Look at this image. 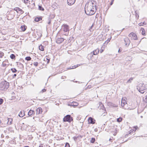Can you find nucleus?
Returning a JSON list of instances; mask_svg holds the SVG:
<instances>
[{
	"label": "nucleus",
	"mask_w": 147,
	"mask_h": 147,
	"mask_svg": "<svg viewBox=\"0 0 147 147\" xmlns=\"http://www.w3.org/2000/svg\"><path fill=\"white\" fill-rule=\"evenodd\" d=\"M75 105H74V103H72L71 104V106H77L78 105V104L77 102H75Z\"/></svg>",
	"instance_id": "4c0bfd02"
},
{
	"label": "nucleus",
	"mask_w": 147,
	"mask_h": 147,
	"mask_svg": "<svg viewBox=\"0 0 147 147\" xmlns=\"http://www.w3.org/2000/svg\"><path fill=\"white\" fill-rule=\"evenodd\" d=\"M73 121V118L71 115H67L64 117L63 119V121L64 122H68L70 123Z\"/></svg>",
	"instance_id": "39448f33"
},
{
	"label": "nucleus",
	"mask_w": 147,
	"mask_h": 147,
	"mask_svg": "<svg viewBox=\"0 0 147 147\" xmlns=\"http://www.w3.org/2000/svg\"><path fill=\"white\" fill-rule=\"evenodd\" d=\"M14 10L16 11L17 13H18V11H19V13L21 14H22L24 13L23 10L18 7H15L14 9Z\"/></svg>",
	"instance_id": "9d476101"
},
{
	"label": "nucleus",
	"mask_w": 147,
	"mask_h": 147,
	"mask_svg": "<svg viewBox=\"0 0 147 147\" xmlns=\"http://www.w3.org/2000/svg\"><path fill=\"white\" fill-rule=\"evenodd\" d=\"M95 138H92L90 141V142L92 143H94L95 141Z\"/></svg>",
	"instance_id": "cd10ccee"
},
{
	"label": "nucleus",
	"mask_w": 147,
	"mask_h": 147,
	"mask_svg": "<svg viewBox=\"0 0 147 147\" xmlns=\"http://www.w3.org/2000/svg\"><path fill=\"white\" fill-rule=\"evenodd\" d=\"M38 64V63L37 62H34V65Z\"/></svg>",
	"instance_id": "4d7b16f0"
},
{
	"label": "nucleus",
	"mask_w": 147,
	"mask_h": 147,
	"mask_svg": "<svg viewBox=\"0 0 147 147\" xmlns=\"http://www.w3.org/2000/svg\"><path fill=\"white\" fill-rule=\"evenodd\" d=\"M108 105L112 106V105H113V103L110 102H109L108 103Z\"/></svg>",
	"instance_id": "c03bdc74"
},
{
	"label": "nucleus",
	"mask_w": 147,
	"mask_h": 147,
	"mask_svg": "<svg viewBox=\"0 0 147 147\" xmlns=\"http://www.w3.org/2000/svg\"><path fill=\"white\" fill-rule=\"evenodd\" d=\"M38 9L41 11H43L44 10V9L43 8L42 6L40 5H38Z\"/></svg>",
	"instance_id": "c85d7f7f"
},
{
	"label": "nucleus",
	"mask_w": 147,
	"mask_h": 147,
	"mask_svg": "<svg viewBox=\"0 0 147 147\" xmlns=\"http://www.w3.org/2000/svg\"><path fill=\"white\" fill-rule=\"evenodd\" d=\"M34 2V1L33 0H32L31 2L29 1L30 4H32V3Z\"/></svg>",
	"instance_id": "8fccbe9b"
},
{
	"label": "nucleus",
	"mask_w": 147,
	"mask_h": 147,
	"mask_svg": "<svg viewBox=\"0 0 147 147\" xmlns=\"http://www.w3.org/2000/svg\"><path fill=\"white\" fill-rule=\"evenodd\" d=\"M46 91V90L45 89H42L40 91V92L43 93L45 92Z\"/></svg>",
	"instance_id": "79ce46f5"
},
{
	"label": "nucleus",
	"mask_w": 147,
	"mask_h": 147,
	"mask_svg": "<svg viewBox=\"0 0 147 147\" xmlns=\"http://www.w3.org/2000/svg\"><path fill=\"white\" fill-rule=\"evenodd\" d=\"M140 30L142 32V34L143 35L145 36L146 35L145 30L144 28H141Z\"/></svg>",
	"instance_id": "f3484780"
},
{
	"label": "nucleus",
	"mask_w": 147,
	"mask_h": 147,
	"mask_svg": "<svg viewBox=\"0 0 147 147\" xmlns=\"http://www.w3.org/2000/svg\"><path fill=\"white\" fill-rule=\"evenodd\" d=\"M113 138V137H112V138H110L109 139V141H111V140H112V139Z\"/></svg>",
	"instance_id": "13d9d810"
},
{
	"label": "nucleus",
	"mask_w": 147,
	"mask_h": 147,
	"mask_svg": "<svg viewBox=\"0 0 147 147\" xmlns=\"http://www.w3.org/2000/svg\"><path fill=\"white\" fill-rule=\"evenodd\" d=\"M4 55V53L2 52H0V57L1 58Z\"/></svg>",
	"instance_id": "72a5a7b5"
},
{
	"label": "nucleus",
	"mask_w": 147,
	"mask_h": 147,
	"mask_svg": "<svg viewBox=\"0 0 147 147\" xmlns=\"http://www.w3.org/2000/svg\"><path fill=\"white\" fill-rule=\"evenodd\" d=\"M42 109L40 107L38 108L36 110V114L38 115L42 113Z\"/></svg>",
	"instance_id": "4468645a"
},
{
	"label": "nucleus",
	"mask_w": 147,
	"mask_h": 147,
	"mask_svg": "<svg viewBox=\"0 0 147 147\" xmlns=\"http://www.w3.org/2000/svg\"><path fill=\"white\" fill-rule=\"evenodd\" d=\"M126 102V101L125 100H123V99H122L121 100V106L122 107H123L125 105V103Z\"/></svg>",
	"instance_id": "393cba45"
},
{
	"label": "nucleus",
	"mask_w": 147,
	"mask_h": 147,
	"mask_svg": "<svg viewBox=\"0 0 147 147\" xmlns=\"http://www.w3.org/2000/svg\"><path fill=\"white\" fill-rule=\"evenodd\" d=\"M42 20V18L41 17H36L34 19V21L36 22H38L40 20Z\"/></svg>",
	"instance_id": "2eb2a0df"
},
{
	"label": "nucleus",
	"mask_w": 147,
	"mask_h": 147,
	"mask_svg": "<svg viewBox=\"0 0 147 147\" xmlns=\"http://www.w3.org/2000/svg\"><path fill=\"white\" fill-rule=\"evenodd\" d=\"M146 23L145 22H143V23H140L138 24V25L140 26H143V25H146Z\"/></svg>",
	"instance_id": "bb28decb"
},
{
	"label": "nucleus",
	"mask_w": 147,
	"mask_h": 147,
	"mask_svg": "<svg viewBox=\"0 0 147 147\" xmlns=\"http://www.w3.org/2000/svg\"><path fill=\"white\" fill-rule=\"evenodd\" d=\"M99 51V49H98L94 50L93 52H91L88 55V56L90 57V59H91L93 55H96L98 54Z\"/></svg>",
	"instance_id": "423d86ee"
},
{
	"label": "nucleus",
	"mask_w": 147,
	"mask_h": 147,
	"mask_svg": "<svg viewBox=\"0 0 147 147\" xmlns=\"http://www.w3.org/2000/svg\"><path fill=\"white\" fill-rule=\"evenodd\" d=\"M3 100L2 98H0V105L3 104Z\"/></svg>",
	"instance_id": "58836bf2"
},
{
	"label": "nucleus",
	"mask_w": 147,
	"mask_h": 147,
	"mask_svg": "<svg viewBox=\"0 0 147 147\" xmlns=\"http://www.w3.org/2000/svg\"><path fill=\"white\" fill-rule=\"evenodd\" d=\"M10 58L12 59H16V56L14 54H11L10 55Z\"/></svg>",
	"instance_id": "412c9836"
},
{
	"label": "nucleus",
	"mask_w": 147,
	"mask_h": 147,
	"mask_svg": "<svg viewBox=\"0 0 147 147\" xmlns=\"http://www.w3.org/2000/svg\"><path fill=\"white\" fill-rule=\"evenodd\" d=\"M17 63H19V64H20V65H21V64H22V63H20V62H17Z\"/></svg>",
	"instance_id": "052dcab7"
},
{
	"label": "nucleus",
	"mask_w": 147,
	"mask_h": 147,
	"mask_svg": "<svg viewBox=\"0 0 147 147\" xmlns=\"http://www.w3.org/2000/svg\"><path fill=\"white\" fill-rule=\"evenodd\" d=\"M20 65L21 66H22V67H23V65Z\"/></svg>",
	"instance_id": "774afa93"
},
{
	"label": "nucleus",
	"mask_w": 147,
	"mask_h": 147,
	"mask_svg": "<svg viewBox=\"0 0 147 147\" xmlns=\"http://www.w3.org/2000/svg\"><path fill=\"white\" fill-rule=\"evenodd\" d=\"M113 107H118V105H115L113 103V105H112V106Z\"/></svg>",
	"instance_id": "a19ab883"
},
{
	"label": "nucleus",
	"mask_w": 147,
	"mask_h": 147,
	"mask_svg": "<svg viewBox=\"0 0 147 147\" xmlns=\"http://www.w3.org/2000/svg\"><path fill=\"white\" fill-rule=\"evenodd\" d=\"M126 61L129 60V61H130L131 60V59L130 56H128L126 58Z\"/></svg>",
	"instance_id": "7c9ffc66"
},
{
	"label": "nucleus",
	"mask_w": 147,
	"mask_h": 147,
	"mask_svg": "<svg viewBox=\"0 0 147 147\" xmlns=\"http://www.w3.org/2000/svg\"><path fill=\"white\" fill-rule=\"evenodd\" d=\"M8 119V123H9V124H11L12 121V119Z\"/></svg>",
	"instance_id": "f704fd0d"
},
{
	"label": "nucleus",
	"mask_w": 147,
	"mask_h": 147,
	"mask_svg": "<svg viewBox=\"0 0 147 147\" xmlns=\"http://www.w3.org/2000/svg\"><path fill=\"white\" fill-rule=\"evenodd\" d=\"M97 6L91 1L86 3L85 7V12L88 15L91 16L94 14L97 9Z\"/></svg>",
	"instance_id": "f257e3e1"
},
{
	"label": "nucleus",
	"mask_w": 147,
	"mask_h": 147,
	"mask_svg": "<svg viewBox=\"0 0 147 147\" xmlns=\"http://www.w3.org/2000/svg\"><path fill=\"white\" fill-rule=\"evenodd\" d=\"M80 65H75L72 67H70L68 68V69H75L76 67H78Z\"/></svg>",
	"instance_id": "6ab92c4d"
},
{
	"label": "nucleus",
	"mask_w": 147,
	"mask_h": 147,
	"mask_svg": "<svg viewBox=\"0 0 147 147\" xmlns=\"http://www.w3.org/2000/svg\"><path fill=\"white\" fill-rule=\"evenodd\" d=\"M88 121L89 123L94 124L95 122V120L94 118L90 117L88 119Z\"/></svg>",
	"instance_id": "6e6552de"
},
{
	"label": "nucleus",
	"mask_w": 147,
	"mask_h": 147,
	"mask_svg": "<svg viewBox=\"0 0 147 147\" xmlns=\"http://www.w3.org/2000/svg\"><path fill=\"white\" fill-rule=\"evenodd\" d=\"M25 59L26 60L28 61L30 60H31V58L30 57L28 56L26 57Z\"/></svg>",
	"instance_id": "2f4dec72"
},
{
	"label": "nucleus",
	"mask_w": 147,
	"mask_h": 147,
	"mask_svg": "<svg viewBox=\"0 0 147 147\" xmlns=\"http://www.w3.org/2000/svg\"><path fill=\"white\" fill-rule=\"evenodd\" d=\"M62 29L64 32L66 33L65 34V35H68V33L69 30V27L68 25L66 24H63L62 26Z\"/></svg>",
	"instance_id": "20e7f679"
},
{
	"label": "nucleus",
	"mask_w": 147,
	"mask_h": 147,
	"mask_svg": "<svg viewBox=\"0 0 147 147\" xmlns=\"http://www.w3.org/2000/svg\"><path fill=\"white\" fill-rule=\"evenodd\" d=\"M77 137H75L74 138V139L75 141H76L77 140Z\"/></svg>",
	"instance_id": "603ef678"
},
{
	"label": "nucleus",
	"mask_w": 147,
	"mask_h": 147,
	"mask_svg": "<svg viewBox=\"0 0 147 147\" xmlns=\"http://www.w3.org/2000/svg\"><path fill=\"white\" fill-rule=\"evenodd\" d=\"M64 38H58L56 40V42L58 44H60L63 41Z\"/></svg>",
	"instance_id": "ddd939ff"
},
{
	"label": "nucleus",
	"mask_w": 147,
	"mask_h": 147,
	"mask_svg": "<svg viewBox=\"0 0 147 147\" xmlns=\"http://www.w3.org/2000/svg\"><path fill=\"white\" fill-rule=\"evenodd\" d=\"M24 113H23V112H22V111H20L18 115L20 117H22L24 116Z\"/></svg>",
	"instance_id": "b1692460"
},
{
	"label": "nucleus",
	"mask_w": 147,
	"mask_h": 147,
	"mask_svg": "<svg viewBox=\"0 0 147 147\" xmlns=\"http://www.w3.org/2000/svg\"><path fill=\"white\" fill-rule=\"evenodd\" d=\"M17 76V75L16 74H14L13 75V78H14L16 76Z\"/></svg>",
	"instance_id": "5fc2aeb1"
},
{
	"label": "nucleus",
	"mask_w": 147,
	"mask_h": 147,
	"mask_svg": "<svg viewBox=\"0 0 147 147\" xmlns=\"http://www.w3.org/2000/svg\"><path fill=\"white\" fill-rule=\"evenodd\" d=\"M11 69L13 73H16L17 71V70L15 68H12Z\"/></svg>",
	"instance_id": "c756f323"
},
{
	"label": "nucleus",
	"mask_w": 147,
	"mask_h": 147,
	"mask_svg": "<svg viewBox=\"0 0 147 147\" xmlns=\"http://www.w3.org/2000/svg\"><path fill=\"white\" fill-rule=\"evenodd\" d=\"M134 128H135V130L133 129L131 131V132H130L129 133L128 135L131 134V133L133 132V131L134 132L138 127L137 126H134Z\"/></svg>",
	"instance_id": "5701e85b"
},
{
	"label": "nucleus",
	"mask_w": 147,
	"mask_h": 147,
	"mask_svg": "<svg viewBox=\"0 0 147 147\" xmlns=\"http://www.w3.org/2000/svg\"><path fill=\"white\" fill-rule=\"evenodd\" d=\"M99 103H100V105H101H101H102V109H103H103H104V108H105V107H104V105H103L102 104L101 102H100Z\"/></svg>",
	"instance_id": "37998d69"
},
{
	"label": "nucleus",
	"mask_w": 147,
	"mask_h": 147,
	"mask_svg": "<svg viewBox=\"0 0 147 147\" xmlns=\"http://www.w3.org/2000/svg\"><path fill=\"white\" fill-rule=\"evenodd\" d=\"M117 17L119 18H120L121 17V16L120 14H119V15H117Z\"/></svg>",
	"instance_id": "864d4df0"
},
{
	"label": "nucleus",
	"mask_w": 147,
	"mask_h": 147,
	"mask_svg": "<svg viewBox=\"0 0 147 147\" xmlns=\"http://www.w3.org/2000/svg\"><path fill=\"white\" fill-rule=\"evenodd\" d=\"M9 83L6 81L2 82L0 83V90L5 91L9 87Z\"/></svg>",
	"instance_id": "f03ea898"
},
{
	"label": "nucleus",
	"mask_w": 147,
	"mask_h": 147,
	"mask_svg": "<svg viewBox=\"0 0 147 147\" xmlns=\"http://www.w3.org/2000/svg\"><path fill=\"white\" fill-rule=\"evenodd\" d=\"M32 5L33 7H34L35 6V4L34 1L32 3Z\"/></svg>",
	"instance_id": "09e8293b"
},
{
	"label": "nucleus",
	"mask_w": 147,
	"mask_h": 147,
	"mask_svg": "<svg viewBox=\"0 0 147 147\" xmlns=\"http://www.w3.org/2000/svg\"><path fill=\"white\" fill-rule=\"evenodd\" d=\"M28 0H24V3H28L27 1Z\"/></svg>",
	"instance_id": "3c124183"
},
{
	"label": "nucleus",
	"mask_w": 147,
	"mask_h": 147,
	"mask_svg": "<svg viewBox=\"0 0 147 147\" xmlns=\"http://www.w3.org/2000/svg\"><path fill=\"white\" fill-rule=\"evenodd\" d=\"M55 15L54 14L52 13L51 14L49 17V18L51 19V20H53L55 17Z\"/></svg>",
	"instance_id": "a211bd4d"
},
{
	"label": "nucleus",
	"mask_w": 147,
	"mask_h": 147,
	"mask_svg": "<svg viewBox=\"0 0 147 147\" xmlns=\"http://www.w3.org/2000/svg\"><path fill=\"white\" fill-rule=\"evenodd\" d=\"M39 49L41 51H43L44 50V47L42 45H40L39 47Z\"/></svg>",
	"instance_id": "aec40b11"
},
{
	"label": "nucleus",
	"mask_w": 147,
	"mask_h": 147,
	"mask_svg": "<svg viewBox=\"0 0 147 147\" xmlns=\"http://www.w3.org/2000/svg\"><path fill=\"white\" fill-rule=\"evenodd\" d=\"M6 65H2L3 66V67H5Z\"/></svg>",
	"instance_id": "69168bd1"
},
{
	"label": "nucleus",
	"mask_w": 147,
	"mask_h": 147,
	"mask_svg": "<svg viewBox=\"0 0 147 147\" xmlns=\"http://www.w3.org/2000/svg\"><path fill=\"white\" fill-rule=\"evenodd\" d=\"M35 113L34 111L30 109L28 113V115L32 117L34 115Z\"/></svg>",
	"instance_id": "f8f14e48"
},
{
	"label": "nucleus",
	"mask_w": 147,
	"mask_h": 147,
	"mask_svg": "<svg viewBox=\"0 0 147 147\" xmlns=\"http://www.w3.org/2000/svg\"><path fill=\"white\" fill-rule=\"evenodd\" d=\"M70 145L69 143L67 142L65 144V147H69Z\"/></svg>",
	"instance_id": "e433bc0d"
},
{
	"label": "nucleus",
	"mask_w": 147,
	"mask_h": 147,
	"mask_svg": "<svg viewBox=\"0 0 147 147\" xmlns=\"http://www.w3.org/2000/svg\"><path fill=\"white\" fill-rule=\"evenodd\" d=\"M114 0H111V2L110 4V5H112V4L113 3V2Z\"/></svg>",
	"instance_id": "de8ad7c7"
},
{
	"label": "nucleus",
	"mask_w": 147,
	"mask_h": 147,
	"mask_svg": "<svg viewBox=\"0 0 147 147\" xmlns=\"http://www.w3.org/2000/svg\"><path fill=\"white\" fill-rule=\"evenodd\" d=\"M136 18H137V19H138V18L139 17V16L138 15V16H136Z\"/></svg>",
	"instance_id": "e2e57ef3"
},
{
	"label": "nucleus",
	"mask_w": 147,
	"mask_h": 147,
	"mask_svg": "<svg viewBox=\"0 0 147 147\" xmlns=\"http://www.w3.org/2000/svg\"><path fill=\"white\" fill-rule=\"evenodd\" d=\"M76 1V0H67V4L69 5H71L75 3Z\"/></svg>",
	"instance_id": "9b49d317"
},
{
	"label": "nucleus",
	"mask_w": 147,
	"mask_h": 147,
	"mask_svg": "<svg viewBox=\"0 0 147 147\" xmlns=\"http://www.w3.org/2000/svg\"><path fill=\"white\" fill-rule=\"evenodd\" d=\"M129 37H131V39L134 40H137V36L136 34L134 32H131L129 35Z\"/></svg>",
	"instance_id": "0eeeda50"
},
{
	"label": "nucleus",
	"mask_w": 147,
	"mask_h": 147,
	"mask_svg": "<svg viewBox=\"0 0 147 147\" xmlns=\"http://www.w3.org/2000/svg\"><path fill=\"white\" fill-rule=\"evenodd\" d=\"M42 144H41L39 146V147H44L42 146Z\"/></svg>",
	"instance_id": "6e6d98bb"
},
{
	"label": "nucleus",
	"mask_w": 147,
	"mask_h": 147,
	"mask_svg": "<svg viewBox=\"0 0 147 147\" xmlns=\"http://www.w3.org/2000/svg\"><path fill=\"white\" fill-rule=\"evenodd\" d=\"M103 37V35L101 34L100 35L98 36V38H99V40L101 39L102 40V37Z\"/></svg>",
	"instance_id": "473e14b6"
},
{
	"label": "nucleus",
	"mask_w": 147,
	"mask_h": 147,
	"mask_svg": "<svg viewBox=\"0 0 147 147\" xmlns=\"http://www.w3.org/2000/svg\"><path fill=\"white\" fill-rule=\"evenodd\" d=\"M111 40V38H109L105 42V43L106 44H107Z\"/></svg>",
	"instance_id": "ea45409f"
},
{
	"label": "nucleus",
	"mask_w": 147,
	"mask_h": 147,
	"mask_svg": "<svg viewBox=\"0 0 147 147\" xmlns=\"http://www.w3.org/2000/svg\"><path fill=\"white\" fill-rule=\"evenodd\" d=\"M71 81H73L74 82H78L77 81H74L73 80H71Z\"/></svg>",
	"instance_id": "bf43d9fd"
},
{
	"label": "nucleus",
	"mask_w": 147,
	"mask_h": 147,
	"mask_svg": "<svg viewBox=\"0 0 147 147\" xmlns=\"http://www.w3.org/2000/svg\"><path fill=\"white\" fill-rule=\"evenodd\" d=\"M145 99L146 100H145V102L147 103V95L145 96Z\"/></svg>",
	"instance_id": "49530a36"
},
{
	"label": "nucleus",
	"mask_w": 147,
	"mask_h": 147,
	"mask_svg": "<svg viewBox=\"0 0 147 147\" xmlns=\"http://www.w3.org/2000/svg\"><path fill=\"white\" fill-rule=\"evenodd\" d=\"M125 44L126 46H128L130 43V41L128 38H126L124 39Z\"/></svg>",
	"instance_id": "1a4fd4ad"
},
{
	"label": "nucleus",
	"mask_w": 147,
	"mask_h": 147,
	"mask_svg": "<svg viewBox=\"0 0 147 147\" xmlns=\"http://www.w3.org/2000/svg\"><path fill=\"white\" fill-rule=\"evenodd\" d=\"M20 28L23 31H25L27 28V27L25 25H22L21 26Z\"/></svg>",
	"instance_id": "dca6fc26"
},
{
	"label": "nucleus",
	"mask_w": 147,
	"mask_h": 147,
	"mask_svg": "<svg viewBox=\"0 0 147 147\" xmlns=\"http://www.w3.org/2000/svg\"><path fill=\"white\" fill-rule=\"evenodd\" d=\"M134 78H133L131 77L127 81L126 83H130L133 80Z\"/></svg>",
	"instance_id": "4be33fe9"
},
{
	"label": "nucleus",
	"mask_w": 147,
	"mask_h": 147,
	"mask_svg": "<svg viewBox=\"0 0 147 147\" xmlns=\"http://www.w3.org/2000/svg\"><path fill=\"white\" fill-rule=\"evenodd\" d=\"M51 21V20L49 18H48V20L47 24L49 25H50V24Z\"/></svg>",
	"instance_id": "c9c22d12"
},
{
	"label": "nucleus",
	"mask_w": 147,
	"mask_h": 147,
	"mask_svg": "<svg viewBox=\"0 0 147 147\" xmlns=\"http://www.w3.org/2000/svg\"><path fill=\"white\" fill-rule=\"evenodd\" d=\"M146 85L144 84H140L138 86L137 89L138 91L142 94H143L145 92L144 91L146 89Z\"/></svg>",
	"instance_id": "7ed1b4c3"
},
{
	"label": "nucleus",
	"mask_w": 147,
	"mask_h": 147,
	"mask_svg": "<svg viewBox=\"0 0 147 147\" xmlns=\"http://www.w3.org/2000/svg\"><path fill=\"white\" fill-rule=\"evenodd\" d=\"M93 25H93V24H92V26H91V27L90 28V29H91V28H92V27H93Z\"/></svg>",
	"instance_id": "680f3d73"
},
{
	"label": "nucleus",
	"mask_w": 147,
	"mask_h": 147,
	"mask_svg": "<svg viewBox=\"0 0 147 147\" xmlns=\"http://www.w3.org/2000/svg\"><path fill=\"white\" fill-rule=\"evenodd\" d=\"M103 51V50H101L100 51V53H102Z\"/></svg>",
	"instance_id": "0e129e2a"
},
{
	"label": "nucleus",
	"mask_w": 147,
	"mask_h": 147,
	"mask_svg": "<svg viewBox=\"0 0 147 147\" xmlns=\"http://www.w3.org/2000/svg\"><path fill=\"white\" fill-rule=\"evenodd\" d=\"M123 119L122 117H119L117 119V121L118 122H120Z\"/></svg>",
	"instance_id": "a878e982"
},
{
	"label": "nucleus",
	"mask_w": 147,
	"mask_h": 147,
	"mask_svg": "<svg viewBox=\"0 0 147 147\" xmlns=\"http://www.w3.org/2000/svg\"><path fill=\"white\" fill-rule=\"evenodd\" d=\"M24 147H29V146H24Z\"/></svg>",
	"instance_id": "338daca9"
},
{
	"label": "nucleus",
	"mask_w": 147,
	"mask_h": 147,
	"mask_svg": "<svg viewBox=\"0 0 147 147\" xmlns=\"http://www.w3.org/2000/svg\"><path fill=\"white\" fill-rule=\"evenodd\" d=\"M46 60L47 61V63L48 64L50 61V59L46 58Z\"/></svg>",
	"instance_id": "a18cd8bd"
}]
</instances>
